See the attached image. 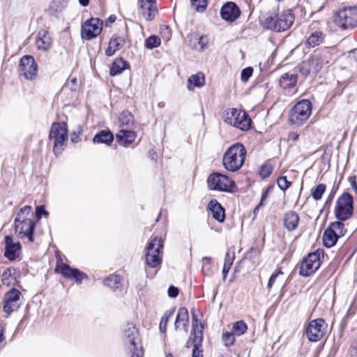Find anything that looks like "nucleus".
Here are the masks:
<instances>
[{"mask_svg":"<svg viewBox=\"0 0 357 357\" xmlns=\"http://www.w3.org/2000/svg\"><path fill=\"white\" fill-rule=\"evenodd\" d=\"M15 232L27 237L30 242L33 241L35 229L34 214L31 206H24L17 212L14 220Z\"/></svg>","mask_w":357,"mask_h":357,"instance_id":"1","label":"nucleus"},{"mask_svg":"<svg viewBox=\"0 0 357 357\" xmlns=\"http://www.w3.org/2000/svg\"><path fill=\"white\" fill-rule=\"evenodd\" d=\"M246 149L241 143L231 146L225 153L222 158L224 167L229 172L238 171L245 162Z\"/></svg>","mask_w":357,"mask_h":357,"instance_id":"2","label":"nucleus"},{"mask_svg":"<svg viewBox=\"0 0 357 357\" xmlns=\"http://www.w3.org/2000/svg\"><path fill=\"white\" fill-rule=\"evenodd\" d=\"M191 312L192 317V328L190 338L187 342V347H189L191 344H193L192 357H203L202 350L200 349V347L203 340L204 325L201 320L198 319L195 310H192Z\"/></svg>","mask_w":357,"mask_h":357,"instance_id":"3","label":"nucleus"},{"mask_svg":"<svg viewBox=\"0 0 357 357\" xmlns=\"http://www.w3.org/2000/svg\"><path fill=\"white\" fill-rule=\"evenodd\" d=\"M222 118L225 123L241 130L249 129L251 119L245 112L236 108H229L223 112Z\"/></svg>","mask_w":357,"mask_h":357,"instance_id":"4","label":"nucleus"},{"mask_svg":"<svg viewBox=\"0 0 357 357\" xmlns=\"http://www.w3.org/2000/svg\"><path fill=\"white\" fill-rule=\"evenodd\" d=\"M207 185L210 190L233 193L237 190L235 182L227 175L213 172L207 178Z\"/></svg>","mask_w":357,"mask_h":357,"instance_id":"5","label":"nucleus"},{"mask_svg":"<svg viewBox=\"0 0 357 357\" xmlns=\"http://www.w3.org/2000/svg\"><path fill=\"white\" fill-rule=\"evenodd\" d=\"M312 103L309 100L298 101L291 109L289 121L297 126H302L312 114Z\"/></svg>","mask_w":357,"mask_h":357,"instance_id":"6","label":"nucleus"},{"mask_svg":"<svg viewBox=\"0 0 357 357\" xmlns=\"http://www.w3.org/2000/svg\"><path fill=\"white\" fill-rule=\"evenodd\" d=\"M67 125L63 122L52 123L50 133L49 139L53 142V151L57 155L61 153L63 146L67 141Z\"/></svg>","mask_w":357,"mask_h":357,"instance_id":"7","label":"nucleus"},{"mask_svg":"<svg viewBox=\"0 0 357 357\" xmlns=\"http://www.w3.org/2000/svg\"><path fill=\"white\" fill-rule=\"evenodd\" d=\"M334 22L342 29H352L357 26V6L344 7L334 15Z\"/></svg>","mask_w":357,"mask_h":357,"instance_id":"8","label":"nucleus"},{"mask_svg":"<svg viewBox=\"0 0 357 357\" xmlns=\"http://www.w3.org/2000/svg\"><path fill=\"white\" fill-rule=\"evenodd\" d=\"M163 241L153 238L148 243L146 250V264L151 268H156L162 263Z\"/></svg>","mask_w":357,"mask_h":357,"instance_id":"9","label":"nucleus"},{"mask_svg":"<svg viewBox=\"0 0 357 357\" xmlns=\"http://www.w3.org/2000/svg\"><path fill=\"white\" fill-rule=\"evenodd\" d=\"M321 257H324V250L321 249L308 254L301 264L299 274L308 277L316 272L321 265Z\"/></svg>","mask_w":357,"mask_h":357,"instance_id":"10","label":"nucleus"},{"mask_svg":"<svg viewBox=\"0 0 357 357\" xmlns=\"http://www.w3.org/2000/svg\"><path fill=\"white\" fill-rule=\"evenodd\" d=\"M353 197L348 192L343 193L337 200L335 217L340 221L348 220L353 214Z\"/></svg>","mask_w":357,"mask_h":357,"instance_id":"11","label":"nucleus"},{"mask_svg":"<svg viewBox=\"0 0 357 357\" xmlns=\"http://www.w3.org/2000/svg\"><path fill=\"white\" fill-rule=\"evenodd\" d=\"M102 30V22L98 18L87 20L82 25L81 36L83 39L90 40L100 34Z\"/></svg>","mask_w":357,"mask_h":357,"instance_id":"12","label":"nucleus"},{"mask_svg":"<svg viewBox=\"0 0 357 357\" xmlns=\"http://www.w3.org/2000/svg\"><path fill=\"white\" fill-rule=\"evenodd\" d=\"M20 75L26 80H33L36 77L38 66L32 56L26 55L22 57L19 65Z\"/></svg>","mask_w":357,"mask_h":357,"instance_id":"13","label":"nucleus"},{"mask_svg":"<svg viewBox=\"0 0 357 357\" xmlns=\"http://www.w3.org/2000/svg\"><path fill=\"white\" fill-rule=\"evenodd\" d=\"M327 324L323 319L311 321L306 328L305 334L310 342L319 341L325 334Z\"/></svg>","mask_w":357,"mask_h":357,"instance_id":"14","label":"nucleus"},{"mask_svg":"<svg viewBox=\"0 0 357 357\" xmlns=\"http://www.w3.org/2000/svg\"><path fill=\"white\" fill-rule=\"evenodd\" d=\"M122 339L124 344L130 350L136 347L141 346L139 333L135 326L132 323H128L123 329Z\"/></svg>","mask_w":357,"mask_h":357,"instance_id":"15","label":"nucleus"},{"mask_svg":"<svg viewBox=\"0 0 357 357\" xmlns=\"http://www.w3.org/2000/svg\"><path fill=\"white\" fill-rule=\"evenodd\" d=\"M22 297V294L18 289L13 288L9 290L4 296L3 311L10 314L17 310L20 306L19 301Z\"/></svg>","mask_w":357,"mask_h":357,"instance_id":"16","label":"nucleus"},{"mask_svg":"<svg viewBox=\"0 0 357 357\" xmlns=\"http://www.w3.org/2000/svg\"><path fill=\"white\" fill-rule=\"evenodd\" d=\"M323 67V59L321 56L317 54L312 56L307 61L303 63L301 72L303 74H316Z\"/></svg>","mask_w":357,"mask_h":357,"instance_id":"17","label":"nucleus"},{"mask_svg":"<svg viewBox=\"0 0 357 357\" xmlns=\"http://www.w3.org/2000/svg\"><path fill=\"white\" fill-rule=\"evenodd\" d=\"M21 254V245L18 241H14L10 236L5 237L4 256L10 261L17 259Z\"/></svg>","mask_w":357,"mask_h":357,"instance_id":"18","label":"nucleus"},{"mask_svg":"<svg viewBox=\"0 0 357 357\" xmlns=\"http://www.w3.org/2000/svg\"><path fill=\"white\" fill-rule=\"evenodd\" d=\"M241 11L238 6L231 1L225 3L220 10L222 18L227 22H234L240 16Z\"/></svg>","mask_w":357,"mask_h":357,"instance_id":"19","label":"nucleus"},{"mask_svg":"<svg viewBox=\"0 0 357 357\" xmlns=\"http://www.w3.org/2000/svg\"><path fill=\"white\" fill-rule=\"evenodd\" d=\"M141 15L147 20H152L158 13L155 0H139Z\"/></svg>","mask_w":357,"mask_h":357,"instance_id":"20","label":"nucleus"},{"mask_svg":"<svg viewBox=\"0 0 357 357\" xmlns=\"http://www.w3.org/2000/svg\"><path fill=\"white\" fill-rule=\"evenodd\" d=\"M61 273L63 277L74 280L78 284H80L84 279H88L86 273L66 264L61 266Z\"/></svg>","mask_w":357,"mask_h":357,"instance_id":"21","label":"nucleus"},{"mask_svg":"<svg viewBox=\"0 0 357 357\" xmlns=\"http://www.w3.org/2000/svg\"><path fill=\"white\" fill-rule=\"evenodd\" d=\"M277 21L279 24L280 31H284L288 29L294 21V15L291 10H284L280 13H276Z\"/></svg>","mask_w":357,"mask_h":357,"instance_id":"22","label":"nucleus"},{"mask_svg":"<svg viewBox=\"0 0 357 357\" xmlns=\"http://www.w3.org/2000/svg\"><path fill=\"white\" fill-rule=\"evenodd\" d=\"M298 78L297 74L284 73L279 79L280 86L283 90L288 91V93H290L295 89Z\"/></svg>","mask_w":357,"mask_h":357,"instance_id":"23","label":"nucleus"},{"mask_svg":"<svg viewBox=\"0 0 357 357\" xmlns=\"http://www.w3.org/2000/svg\"><path fill=\"white\" fill-rule=\"evenodd\" d=\"M259 22L262 27L267 30L280 32L277 21L276 13L272 12L264 15L259 17Z\"/></svg>","mask_w":357,"mask_h":357,"instance_id":"24","label":"nucleus"},{"mask_svg":"<svg viewBox=\"0 0 357 357\" xmlns=\"http://www.w3.org/2000/svg\"><path fill=\"white\" fill-rule=\"evenodd\" d=\"M36 45L37 48L42 51L50 50L52 45V39L46 30L40 31L36 36Z\"/></svg>","mask_w":357,"mask_h":357,"instance_id":"25","label":"nucleus"},{"mask_svg":"<svg viewBox=\"0 0 357 357\" xmlns=\"http://www.w3.org/2000/svg\"><path fill=\"white\" fill-rule=\"evenodd\" d=\"M300 218L298 214L293 211H289L284 213L283 217L284 227L288 231H294L298 225Z\"/></svg>","mask_w":357,"mask_h":357,"instance_id":"26","label":"nucleus"},{"mask_svg":"<svg viewBox=\"0 0 357 357\" xmlns=\"http://www.w3.org/2000/svg\"><path fill=\"white\" fill-rule=\"evenodd\" d=\"M189 321L188 311L185 307H181L177 313L176 320L174 322L175 329L177 331L181 326L183 327L185 333H188Z\"/></svg>","mask_w":357,"mask_h":357,"instance_id":"27","label":"nucleus"},{"mask_svg":"<svg viewBox=\"0 0 357 357\" xmlns=\"http://www.w3.org/2000/svg\"><path fill=\"white\" fill-rule=\"evenodd\" d=\"M208 208L215 220L219 222H224L225 219V208L216 199L211 200L208 204Z\"/></svg>","mask_w":357,"mask_h":357,"instance_id":"28","label":"nucleus"},{"mask_svg":"<svg viewBox=\"0 0 357 357\" xmlns=\"http://www.w3.org/2000/svg\"><path fill=\"white\" fill-rule=\"evenodd\" d=\"M116 137L120 145L128 146L135 141L136 134L132 130L121 129Z\"/></svg>","mask_w":357,"mask_h":357,"instance_id":"29","label":"nucleus"},{"mask_svg":"<svg viewBox=\"0 0 357 357\" xmlns=\"http://www.w3.org/2000/svg\"><path fill=\"white\" fill-rule=\"evenodd\" d=\"M325 36L322 31L319 30L311 31L307 37L305 45L308 47H315L324 41Z\"/></svg>","mask_w":357,"mask_h":357,"instance_id":"30","label":"nucleus"},{"mask_svg":"<svg viewBox=\"0 0 357 357\" xmlns=\"http://www.w3.org/2000/svg\"><path fill=\"white\" fill-rule=\"evenodd\" d=\"M125 43V39L122 36H114L109 42L108 47L105 50V54L108 56H113L115 52L123 47Z\"/></svg>","mask_w":357,"mask_h":357,"instance_id":"31","label":"nucleus"},{"mask_svg":"<svg viewBox=\"0 0 357 357\" xmlns=\"http://www.w3.org/2000/svg\"><path fill=\"white\" fill-rule=\"evenodd\" d=\"M128 66V63L122 58L116 59L112 63L109 73L112 76L120 75L124 70L127 69Z\"/></svg>","mask_w":357,"mask_h":357,"instance_id":"32","label":"nucleus"},{"mask_svg":"<svg viewBox=\"0 0 357 357\" xmlns=\"http://www.w3.org/2000/svg\"><path fill=\"white\" fill-rule=\"evenodd\" d=\"M205 84V78L202 73L192 75L188 79V89L191 91L195 87L200 88Z\"/></svg>","mask_w":357,"mask_h":357,"instance_id":"33","label":"nucleus"},{"mask_svg":"<svg viewBox=\"0 0 357 357\" xmlns=\"http://www.w3.org/2000/svg\"><path fill=\"white\" fill-rule=\"evenodd\" d=\"M104 284L112 291H116L121 288L122 280L119 275H110L104 280Z\"/></svg>","mask_w":357,"mask_h":357,"instance_id":"34","label":"nucleus"},{"mask_svg":"<svg viewBox=\"0 0 357 357\" xmlns=\"http://www.w3.org/2000/svg\"><path fill=\"white\" fill-rule=\"evenodd\" d=\"M339 236H337V234L333 231V230L329 229L328 227L324 231L323 234V243L324 246L327 248H331L335 245Z\"/></svg>","mask_w":357,"mask_h":357,"instance_id":"35","label":"nucleus"},{"mask_svg":"<svg viewBox=\"0 0 357 357\" xmlns=\"http://www.w3.org/2000/svg\"><path fill=\"white\" fill-rule=\"evenodd\" d=\"M114 140L113 134L109 130H102L98 132L93 137L94 143H103L110 144Z\"/></svg>","mask_w":357,"mask_h":357,"instance_id":"36","label":"nucleus"},{"mask_svg":"<svg viewBox=\"0 0 357 357\" xmlns=\"http://www.w3.org/2000/svg\"><path fill=\"white\" fill-rule=\"evenodd\" d=\"M193 48L197 51H204L208 47V39L206 36H195Z\"/></svg>","mask_w":357,"mask_h":357,"instance_id":"37","label":"nucleus"},{"mask_svg":"<svg viewBox=\"0 0 357 357\" xmlns=\"http://www.w3.org/2000/svg\"><path fill=\"white\" fill-rule=\"evenodd\" d=\"M134 117L131 112L123 111L119 116V123L122 126L130 128L133 125Z\"/></svg>","mask_w":357,"mask_h":357,"instance_id":"38","label":"nucleus"},{"mask_svg":"<svg viewBox=\"0 0 357 357\" xmlns=\"http://www.w3.org/2000/svg\"><path fill=\"white\" fill-rule=\"evenodd\" d=\"M328 228L333 230V231L337 234V236H339V238L343 236L347 232L344 224L341 221L331 223Z\"/></svg>","mask_w":357,"mask_h":357,"instance_id":"39","label":"nucleus"},{"mask_svg":"<svg viewBox=\"0 0 357 357\" xmlns=\"http://www.w3.org/2000/svg\"><path fill=\"white\" fill-rule=\"evenodd\" d=\"M17 270L14 268H6L1 275V280L4 284H9L13 279H15Z\"/></svg>","mask_w":357,"mask_h":357,"instance_id":"40","label":"nucleus"},{"mask_svg":"<svg viewBox=\"0 0 357 357\" xmlns=\"http://www.w3.org/2000/svg\"><path fill=\"white\" fill-rule=\"evenodd\" d=\"M248 330V326L243 321H238L233 324L232 332L237 336L242 335Z\"/></svg>","mask_w":357,"mask_h":357,"instance_id":"41","label":"nucleus"},{"mask_svg":"<svg viewBox=\"0 0 357 357\" xmlns=\"http://www.w3.org/2000/svg\"><path fill=\"white\" fill-rule=\"evenodd\" d=\"M202 272L206 276H211L213 273L211 259L210 257H204L202 259Z\"/></svg>","mask_w":357,"mask_h":357,"instance_id":"42","label":"nucleus"},{"mask_svg":"<svg viewBox=\"0 0 357 357\" xmlns=\"http://www.w3.org/2000/svg\"><path fill=\"white\" fill-rule=\"evenodd\" d=\"M174 311V310L166 311L164 315L162 317L159 325L160 330L162 333H165L167 322L169 319L173 315Z\"/></svg>","mask_w":357,"mask_h":357,"instance_id":"43","label":"nucleus"},{"mask_svg":"<svg viewBox=\"0 0 357 357\" xmlns=\"http://www.w3.org/2000/svg\"><path fill=\"white\" fill-rule=\"evenodd\" d=\"M160 45V39L155 36H149L145 41V46L148 49H153Z\"/></svg>","mask_w":357,"mask_h":357,"instance_id":"44","label":"nucleus"},{"mask_svg":"<svg viewBox=\"0 0 357 357\" xmlns=\"http://www.w3.org/2000/svg\"><path fill=\"white\" fill-rule=\"evenodd\" d=\"M326 190V185L324 184H319L312 191V196L314 199L319 200Z\"/></svg>","mask_w":357,"mask_h":357,"instance_id":"45","label":"nucleus"},{"mask_svg":"<svg viewBox=\"0 0 357 357\" xmlns=\"http://www.w3.org/2000/svg\"><path fill=\"white\" fill-rule=\"evenodd\" d=\"M236 335L231 332H226L222 334V340L226 347H229L232 345L235 342V336Z\"/></svg>","mask_w":357,"mask_h":357,"instance_id":"46","label":"nucleus"},{"mask_svg":"<svg viewBox=\"0 0 357 357\" xmlns=\"http://www.w3.org/2000/svg\"><path fill=\"white\" fill-rule=\"evenodd\" d=\"M192 6L199 12H203L207 6V0H190Z\"/></svg>","mask_w":357,"mask_h":357,"instance_id":"47","label":"nucleus"},{"mask_svg":"<svg viewBox=\"0 0 357 357\" xmlns=\"http://www.w3.org/2000/svg\"><path fill=\"white\" fill-rule=\"evenodd\" d=\"M272 171H273V168L270 165L264 164L260 167L259 175L263 178H266L271 174Z\"/></svg>","mask_w":357,"mask_h":357,"instance_id":"48","label":"nucleus"},{"mask_svg":"<svg viewBox=\"0 0 357 357\" xmlns=\"http://www.w3.org/2000/svg\"><path fill=\"white\" fill-rule=\"evenodd\" d=\"M277 183L278 187L283 191L286 190L291 184V183L287 179V176L279 177Z\"/></svg>","mask_w":357,"mask_h":357,"instance_id":"49","label":"nucleus"},{"mask_svg":"<svg viewBox=\"0 0 357 357\" xmlns=\"http://www.w3.org/2000/svg\"><path fill=\"white\" fill-rule=\"evenodd\" d=\"M253 69L252 67H247L241 71V78L242 82H247L252 76Z\"/></svg>","mask_w":357,"mask_h":357,"instance_id":"50","label":"nucleus"},{"mask_svg":"<svg viewBox=\"0 0 357 357\" xmlns=\"http://www.w3.org/2000/svg\"><path fill=\"white\" fill-rule=\"evenodd\" d=\"M280 275H283V272L281 271V269H278L275 273H273L269 280H268V284H267V287L268 289H271L273 284L275 283V280H276V278Z\"/></svg>","mask_w":357,"mask_h":357,"instance_id":"51","label":"nucleus"},{"mask_svg":"<svg viewBox=\"0 0 357 357\" xmlns=\"http://www.w3.org/2000/svg\"><path fill=\"white\" fill-rule=\"evenodd\" d=\"M234 259V255L231 254L229 252H227L225 255V263H224L223 266L231 268V266L233 264Z\"/></svg>","mask_w":357,"mask_h":357,"instance_id":"52","label":"nucleus"},{"mask_svg":"<svg viewBox=\"0 0 357 357\" xmlns=\"http://www.w3.org/2000/svg\"><path fill=\"white\" fill-rule=\"evenodd\" d=\"M77 84V79L75 77H70L66 82V87L69 88L71 91L75 90Z\"/></svg>","mask_w":357,"mask_h":357,"instance_id":"53","label":"nucleus"},{"mask_svg":"<svg viewBox=\"0 0 357 357\" xmlns=\"http://www.w3.org/2000/svg\"><path fill=\"white\" fill-rule=\"evenodd\" d=\"M130 351L132 352L131 357H143V351L142 346H138L136 347V348H132V349Z\"/></svg>","mask_w":357,"mask_h":357,"instance_id":"54","label":"nucleus"},{"mask_svg":"<svg viewBox=\"0 0 357 357\" xmlns=\"http://www.w3.org/2000/svg\"><path fill=\"white\" fill-rule=\"evenodd\" d=\"M268 190L263 191L260 202L259 203V204L255 208V211H254L255 213L256 212V211L259 210V208L261 206L265 205V201H266V198L268 197Z\"/></svg>","mask_w":357,"mask_h":357,"instance_id":"55","label":"nucleus"},{"mask_svg":"<svg viewBox=\"0 0 357 357\" xmlns=\"http://www.w3.org/2000/svg\"><path fill=\"white\" fill-rule=\"evenodd\" d=\"M42 215L47 216L49 213L43 206H38L36 208V215L40 219Z\"/></svg>","mask_w":357,"mask_h":357,"instance_id":"56","label":"nucleus"},{"mask_svg":"<svg viewBox=\"0 0 357 357\" xmlns=\"http://www.w3.org/2000/svg\"><path fill=\"white\" fill-rule=\"evenodd\" d=\"M178 294V289L174 286H170L168 289V295L171 298H176Z\"/></svg>","mask_w":357,"mask_h":357,"instance_id":"57","label":"nucleus"},{"mask_svg":"<svg viewBox=\"0 0 357 357\" xmlns=\"http://www.w3.org/2000/svg\"><path fill=\"white\" fill-rule=\"evenodd\" d=\"M319 55L321 56V57L323 59V62L325 61V62L328 63V59L331 58V53L330 52L329 49L326 48L322 51L321 54H319Z\"/></svg>","mask_w":357,"mask_h":357,"instance_id":"58","label":"nucleus"},{"mask_svg":"<svg viewBox=\"0 0 357 357\" xmlns=\"http://www.w3.org/2000/svg\"><path fill=\"white\" fill-rule=\"evenodd\" d=\"M349 181L352 189L357 193V183L356 176H352L349 178Z\"/></svg>","mask_w":357,"mask_h":357,"instance_id":"59","label":"nucleus"},{"mask_svg":"<svg viewBox=\"0 0 357 357\" xmlns=\"http://www.w3.org/2000/svg\"><path fill=\"white\" fill-rule=\"evenodd\" d=\"M299 135L296 132H290L288 135V140L296 142L298 140Z\"/></svg>","mask_w":357,"mask_h":357,"instance_id":"60","label":"nucleus"},{"mask_svg":"<svg viewBox=\"0 0 357 357\" xmlns=\"http://www.w3.org/2000/svg\"><path fill=\"white\" fill-rule=\"evenodd\" d=\"M335 192L333 190H331V193L327 197V199L326 201L325 205H330L334 198Z\"/></svg>","mask_w":357,"mask_h":357,"instance_id":"61","label":"nucleus"},{"mask_svg":"<svg viewBox=\"0 0 357 357\" xmlns=\"http://www.w3.org/2000/svg\"><path fill=\"white\" fill-rule=\"evenodd\" d=\"M230 268L223 266L222 268V275H223V280H225L227 276V273H229Z\"/></svg>","mask_w":357,"mask_h":357,"instance_id":"62","label":"nucleus"},{"mask_svg":"<svg viewBox=\"0 0 357 357\" xmlns=\"http://www.w3.org/2000/svg\"><path fill=\"white\" fill-rule=\"evenodd\" d=\"M3 326L0 324V344L2 342L3 340Z\"/></svg>","mask_w":357,"mask_h":357,"instance_id":"63","label":"nucleus"},{"mask_svg":"<svg viewBox=\"0 0 357 357\" xmlns=\"http://www.w3.org/2000/svg\"><path fill=\"white\" fill-rule=\"evenodd\" d=\"M350 54L351 56V57L356 61H357V49L351 52H350Z\"/></svg>","mask_w":357,"mask_h":357,"instance_id":"64","label":"nucleus"}]
</instances>
